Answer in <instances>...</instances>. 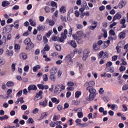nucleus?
I'll return each instance as SVG.
<instances>
[{"label":"nucleus","mask_w":128,"mask_h":128,"mask_svg":"<svg viewBox=\"0 0 128 128\" xmlns=\"http://www.w3.org/2000/svg\"><path fill=\"white\" fill-rule=\"evenodd\" d=\"M72 37L79 44H82V38H86V34H84L82 31H78L75 34L72 35Z\"/></svg>","instance_id":"obj_1"},{"label":"nucleus","mask_w":128,"mask_h":128,"mask_svg":"<svg viewBox=\"0 0 128 128\" xmlns=\"http://www.w3.org/2000/svg\"><path fill=\"white\" fill-rule=\"evenodd\" d=\"M86 90H88L89 92H90L89 97L86 98V100H93L96 96V90L91 86H88Z\"/></svg>","instance_id":"obj_2"},{"label":"nucleus","mask_w":128,"mask_h":128,"mask_svg":"<svg viewBox=\"0 0 128 128\" xmlns=\"http://www.w3.org/2000/svg\"><path fill=\"white\" fill-rule=\"evenodd\" d=\"M24 44H26V50H30V48H32L34 47V45L32 41H30V38H26L24 41Z\"/></svg>","instance_id":"obj_3"},{"label":"nucleus","mask_w":128,"mask_h":128,"mask_svg":"<svg viewBox=\"0 0 128 128\" xmlns=\"http://www.w3.org/2000/svg\"><path fill=\"white\" fill-rule=\"evenodd\" d=\"M64 88H65V86L62 84L56 86L54 92L56 94H60V92H62V90H64Z\"/></svg>","instance_id":"obj_4"},{"label":"nucleus","mask_w":128,"mask_h":128,"mask_svg":"<svg viewBox=\"0 0 128 128\" xmlns=\"http://www.w3.org/2000/svg\"><path fill=\"white\" fill-rule=\"evenodd\" d=\"M66 34H68V30H64V32L61 34V36L58 38V42H62L66 38Z\"/></svg>","instance_id":"obj_5"},{"label":"nucleus","mask_w":128,"mask_h":128,"mask_svg":"<svg viewBox=\"0 0 128 128\" xmlns=\"http://www.w3.org/2000/svg\"><path fill=\"white\" fill-rule=\"evenodd\" d=\"M14 24L7 25L3 29V32L4 34H8L10 32H12V28H13Z\"/></svg>","instance_id":"obj_6"},{"label":"nucleus","mask_w":128,"mask_h":128,"mask_svg":"<svg viewBox=\"0 0 128 128\" xmlns=\"http://www.w3.org/2000/svg\"><path fill=\"white\" fill-rule=\"evenodd\" d=\"M90 50L86 49L84 52V56L82 58L83 60H86V58H88V54H90Z\"/></svg>","instance_id":"obj_7"},{"label":"nucleus","mask_w":128,"mask_h":128,"mask_svg":"<svg viewBox=\"0 0 128 128\" xmlns=\"http://www.w3.org/2000/svg\"><path fill=\"white\" fill-rule=\"evenodd\" d=\"M42 91L40 90L38 92L35 96L34 100H42Z\"/></svg>","instance_id":"obj_8"},{"label":"nucleus","mask_w":128,"mask_h":128,"mask_svg":"<svg viewBox=\"0 0 128 128\" xmlns=\"http://www.w3.org/2000/svg\"><path fill=\"white\" fill-rule=\"evenodd\" d=\"M74 12V8L70 9L67 15V20H68V22H72V18H70V14H72Z\"/></svg>","instance_id":"obj_9"},{"label":"nucleus","mask_w":128,"mask_h":128,"mask_svg":"<svg viewBox=\"0 0 128 128\" xmlns=\"http://www.w3.org/2000/svg\"><path fill=\"white\" fill-rule=\"evenodd\" d=\"M38 90V88L36 87V86L34 84H30L28 87V90H29V92H30V90Z\"/></svg>","instance_id":"obj_10"},{"label":"nucleus","mask_w":128,"mask_h":128,"mask_svg":"<svg viewBox=\"0 0 128 128\" xmlns=\"http://www.w3.org/2000/svg\"><path fill=\"white\" fill-rule=\"evenodd\" d=\"M120 18H122V15L117 13L114 16L112 22H114V20H120Z\"/></svg>","instance_id":"obj_11"},{"label":"nucleus","mask_w":128,"mask_h":128,"mask_svg":"<svg viewBox=\"0 0 128 128\" xmlns=\"http://www.w3.org/2000/svg\"><path fill=\"white\" fill-rule=\"evenodd\" d=\"M65 60H66V62H69L70 64H72V59L70 55L66 56L65 58Z\"/></svg>","instance_id":"obj_12"},{"label":"nucleus","mask_w":128,"mask_h":128,"mask_svg":"<svg viewBox=\"0 0 128 128\" xmlns=\"http://www.w3.org/2000/svg\"><path fill=\"white\" fill-rule=\"evenodd\" d=\"M100 48V46L98 45L97 43H94L93 44V49H94V50H98Z\"/></svg>","instance_id":"obj_13"},{"label":"nucleus","mask_w":128,"mask_h":128,"mask_svg":"<svg viewBox=\"0 0 128 128\" xmlns=\"http://www.w3.org/2000/svg\"><path fill=\"white\" fill-rule=\"evenodd\" d=\"M126 1H122L120 2L118 4V8H122L124 6H126Z\"/></svg>","instance_id":"obj_14"},{"label":"nucleus","mask_w":128,"mask_h":128,"mask_svg":"<svg viewBox=\"0 0 128 128\" xmlns=\"http://www.w3.org/2000/svg\"><path fill=\"white\" fill-rule=\"evenodd\" d=\"M124 38H126V32H120L119 34V38H120V40H124Z\"/></svg>","instance_id":"obj_15"},{"label":"nucleus","mask_w":128,"mask_h":128,"mask_svg":"<svg viewBox=\"0 0 128 128\" xmlns=\"http://www.w3.org/2000/svg\"><path fill=\"white\" fill-rule=\"evenodd\" d=\"M56 72H58V68L56 67L52 68L50 70V73L52 74H56Z\"/></svg>","instance_id":"obj_16"},{"label":"nucleus","mask_w":128,"mask_h":128,"mask_svg":"<svg viewBox=\"0 0 128 128\" xmlns=\"http://www.w3.org/2000/svg\"><path fill=\"white\" fill-rule=\"evenodd\" d=\"M20 58L22 60H26L28 58V55L24 52L20 54Z\"/></svg>","instance_id":"obj_17"},{"label":"nucleus","mask_w":128,"mask_h":128,"mask_svg":"<svg viewBox=\"0 0 128 128\" xmlns=\"http://www.w3.org/2000/svg\"><path fill=\"white\" fill-rule=\"evenodd\" d=\"M44 26L42 25H39L37 28L39 32H44Z\"/></svg>","instance_id":"obj_18"},{"label":"nucleus","mask_w":128,"mask_h":128,"mask_svg":"<svg viewBox=\"0 0 128 128\" xmlns=\"http://www.w3.org/2000/svg\"><path fill=\"white\" fill-rule=\"evenodd\" d=\"M6 54L9 56H12V55L14 54V52H12V50H7L6 51Z\"/></svg>","instance_id":"obj_19"},{"label":"nucleus","mask_w":128,"mask_h":128,"mask_svg":"<svg viewBox=\"0 0 128 128\" xmlns=\"http://www.w3.org/2000/svg\"><path fill=\"white\" fill-rule=\"evenodd\" d=\"M6 86L8 88H12V86H14V83L12 82H8L6 83Z\"/></svg>","instance_id":"obj_20"},{"label":"nucleus","mask_w":128,"mask_h":128,"mask_svg":"<svg viewBox=\"0 0 128 128\" xmlns=\"http://www.w3.org/2000/svg\"><path fill=\"white\" fill-rule=\"evenodd\" d=\"M80 122H82V120L80 118H78L76 120V122L77 124V126L78 124H79V126H84V124L80 123Z\"/></svg>","instance_id":"obj_21"},{"label":"nucleus","mask_w":128,"mask_h":128,"mask_svg":"<svg viewBox=\"0 0 128 128\" xmlns=\"http://www.w3.org/2000/svg\"><path fill=\"white\" fill-rule=\"evenodd\" d=\"M40 68V65H36V66L34 67L33 72H38V70Z\"/></svg>","instance_id":"obj_22"},{"label":"nucleus","mask_w":128,"mask_h":128,"mask_svg":"<svg viewBox=\"0 0 128 128\" xmlns=\"http://www.w3.org/2000/svg\"><path fill=\"white\" fill-rule=\"evenodd\" d=\"M60 12H63V14H64L66 12V7L64 6H62V7L60 9Z\"/></svg>","instance_id":"obj_23"},{"label":"nucleus","mask_w":128,"mask_h":128,"mask_svg":"<svg viewBox=\"0 0 128 128\" xmlns=\"http://www.w3.org/2000/svg\"><path fill=\"white\" fill-rule=\"evenodd\" d=\"M105 70H106V72H114V69H112V67H106L105 68Z\"/></svg>","instance_id":"obj_24"},{"label":"nucleus","mask_w":128,"mask_h":128,"mask_svg":"<svg viewBox=\"0 0 128 128\" xmlns=\"http://www.w3.org/2000/svg\"><path fill=\"white\" fill-rule=\"evenodd\" d=\"M47 104H48V101H46V100H45L42 102H40V106H46Z\"/></svg>","instance_id":"obj_25"},{"label":"nucleus","mask_w":128,"mask_h":128,"mask_svg":"<svg viewBox=\"0 0 128 128\" xmlns=\"http://www.w3.org/2000/svg\"><path fill=\"white\" fill-rule=\"evenodd\" d=\"M70 44L72 46L73 48H76V41H74V40H71Z\"/></svg>","instance_id":"obj_26"},{"label":"nucleus","mask_w":128,"mask_h":128,"mask_svg":"<svg viewBox=\"0 0 128 128\" xmlns=\"http://www.w3.org/2000/svg\"><path fill=\"white\" fill-rule=\"evenodd\" d=\"M10 2H8L4 1L2 2V6H9Z\"/></svg>","instance_id":"obj_27"},{"label":"nucleus","mask_w":128,"mask_h":128,"mask_svg":"<svg viewBox=\"0 0 128 128\" xmlns=\"http://www.w3.org/2000/svg\"><path fill=\"white\" fill-rule=\"evenodd\" d=\"M50 78L52 82H54L56 80V76L54 74L50 75Z\"/></svg>","instance_id":"obj_28"},{"label":"nucleus","mask_w":128,"mask_h":128,"mask_svg":"<svg viewBox=\"0 0 128 128\" xmlns=\"http://www.w3.org/2000/svg\"><path fill=\"white\" fill-rule=\"evenodd\" d=\"M29 22L30 23V24L32 26H36V22L32 19L30 20Z\"/></svg>","instance_id":"obj_29"},{"label":"nucleus","mask_w":128,"mask_h":128,"mask_svg":"<svg viewBox=\"0 0 128 128\" xmlns=\"http://www.w3.org/2000/svg\"><path fill=\"white\" fill-rule=\"evenodd\" d=\"M102 32H104V36L106 38H108V31L106 30H102Z\"/></svg>","instance_id":"obj_30"},{"label":"nucleus","mask_w":128,"mask_h":128,"mask_svg":"<svg viewBox=\"0 0 128 128\" xmlns=\"http://www.w3.org/2000/svg\"><path fill=\"white\" fill-rule=\"evenodd\" d=\"M80 94H82V92L80 91L76 92L75 94V98H80Z\"/></svg>","instance_id":"obj_31"},{"label":"nucleus","mask_w":128,"mask_h":128,"mask_svg":"<svg viewBox=\"0 0 128 128\" xmlns=\"http://www.w3.org/2000/svg\"><path fill=\"white\" fill-rule=\"evenodd\" d=\"M56 50H58V52H60L62 50V46L59 44H57L56 46Z\"/></svg>","instance_id":"obj_32"},{"label":"nucleus","mask_w":128,"mask_h":128,"mask_svg":"<svg viewBox=\"0 0 128 128\" xmlns=\"http://www.w3.org/2000/svg\"><path fill=\"white\" fill-rule=\"evenodd\" d=\"M48 24L50 26H52L54 24V20H49Z\"/></svg>","instance_id":"obj_33"},{"label":"nucleus","mask_w":128,"mask_h":128,"mask_svg":"<svg viewBox=\"0 0 128 128\" xmlns=\"http://www.w3.org/2000/svg\"><path fill=\"white\" fill-rule=\"evenodd\" d=\"M72 28H70L68 30V36H72Z\"/></svg>","instance_id":"obj_34"},{"label":"nucleus","mask_w":128,"mask_h":128,"mask_svg":"<svg viewBox=\"0 0 128 128\" xmlns=\"http://www.w3.org/2000/svg\"><path fill=\"white\" fill-rule=\"evenodd\" d=\"M50 48L49 46L46 44L45 46L44 47V50H46V52H48V50H50Z\"/></svg>","instance_id":"obj_35"},{"label":"nucleus","mask_w":128,"mask_h":128,"mask_svg":"<svg viewBox=\"0 0 128 128\" xmlns=\"http://www.w3.org/2000/svg\"><path fill=\"white\" fill-rule=\"evenodd\" d=\"M78 118H82V116H84L82 112H78Z\"/></svg>","instance_id":"obj_36"},{"label":"nucleus","mask_w":128,"mask_h":128,"mask_svg":"<svg viewBox=\"0 0 128 128\" xmlns=\"http://www.w3.org/2000/svg\"><path fill=\"white\" fill-rule=\"evenodd\" d=\"M18 102H20V104H24V98L21 97L18 98Z\"/></svg>","instance_id":"obj_37"},{"label":"nucleus","mask_w":128,"mask_h":128,"mask_svg":"<svg viewBox=\"0 0 128 128\" xmlns=\"http://www.w3.org/2000/svg\"><path fill=\"white\" fill-rule=\"evenodd\" d=\"M43 58H45L46 62H50V58H48L47 56L44 55Z\"/></svg>","instance_id":"obj_38"},{"label":"nucleus","mask_w":128,"mask_h":128,"mask_svg":"<svg viewBox=\"0 0 128 128\" xmlns=\"http://www.w3.org/2000/svg\"><path fill=\"white\" fill-rule=\"evenodd\" d=\"M44 10H45V12H46L47 13H48L50 12V7L48 6H45Z\"/></svg>","instance_id":"obj_39"},{"label":"nucleus","mask_w":128,"mask_h":128,"mask_svg":"<svg viewBox=\"0 0 128 128\" xmlns=\"http://www.w3.org/2000/svg\"><path fill=\"white\" fill-rule=\"evenodd\" d=\"M61 20L62 22H66V16H60Z\"/></svg>","instance_id":"obj_40"},{"label":"nucleus","mask_w":128,"mask_h":128,"mask_svg":"<svg viewBox=\"0 0 128 128\" xmlns=\"http://www.w3.org/2000/svg\"><path fill=\"white\" fill-rule=\"evenodd\" d=\"M112 66V62H108L106 64V68H110V66Z\"/></svg>","instance_id":"obj_41"},{"label":"nucleus","mask_w":128,"mask_h":128,"mask_svg":"<svg viewBox=\"0 0 128 128\" xmlns=\"http://www.w3.org/2000/svg\"><path fill=\"white\" fill-rule=\"evenodd\" d=\"M104 56V51H101L98 54V58H102Z\"/></svg>","instance_id":"obj_42"},{"label":"nucleus","mask_w":128,"mask_h":128,"mask_svg":"<svg viewBox=\"0 0 128 128\" xmlns=\"http://www.w3.org/2000/svg\"><path fill=\"white\" fill-rule=\"evenodd\" d=\"M82 8H84V10H86H86H90V8H88V4L86 3H84V4Z\"/></svg>","instance_id":"obj_43"},{"label":"nucleus","mask_w":128,"mask_h":128,"mask_svg":"<svg viewBox=\"0 0 128 128\" xmlns=\"http://www.w3.org/2000/svg\"><path fill=\"white\" fill-rule=\"evenodd\" d=\"M120 71V72H124V70H126V67H124V66H121L120 68H119Z\"/></svg>","instance_id":"obj_44"},{"label":"nucleus","mask_w":128,"mask_h":128,"mask_svg":"<svg viewBox=\"0 0 128 128\" xmlns=\"http://www.w3.org/2000/svg\"><path fill=\"white\" fill-rule=\"evenodd\" d=\"M37 86L40 90H44V84H38L37 85Z\"/></svg>","instance_id":"obj_45"},{"label":"nucleus","mask_w":128,"mask_h":128,"mask_svg":"<svg viewBox=\"0 0 128 128\" xmlns=\"http://www.w3.org/2000/svg\"><path fill=\"white\" fill-rule=\"evenodd\" d=\"M22 90H20L16 94L17 96L18 97L22 96Z\"/></svg>","instance_id":"obj_46"},{"label":"nucleus","mask_w":128,"mask_h":128,"mask_svg":"<svg viewBox=\"0 0 128 128\" xmlns=\"http://www.w3.org/2000/svg\"><path fill=\"white\" fill-rule=\"evenodd\" d=\"M48 75L46 74H44L43 76V80L44 81V82H46L48 81Z\"/></svg>","instance_id":"obj_47"},{"label":"nucleus","mask_w":128,"mask_h":128,"mask_svg":"<svg viewBox=\"0 0 128 128\" xmlns=\"http://www.w3.org/2000/svg\"><path fill=\"white\" fill-rule=\"evenodd\" d=\"M68 86H74V84L73 83V82H68Z\"/></svg>","instance_id":"obj_48"},{"label":"nucleus","mask_w":128,"mask_h":128,"mask_svg":"<svg viewBox=\"0 0 128 128\" xmlns=\"http://www.w3.org/2000/svg\"><path fill=\"white\" fill-rule=\"evenodd\" d=\"M21 108L23 110H26L28 108V106L26 104H24L21 106Z\"/></svg>","instance_id":"obj_49"},{"label":"nucleus","mask_w":128,"mask_h":128,"mask_svg":"<svg viewBox=\"0 0 128 128\" xmlns=\"http://www.w3.org/2000/svg\"><path fill=\"white\" fill-rule=\"evenodd\" d=\"M76 26L77 28H78V30H80V29L82 28V25L80 24H77L76 25Z\"/></svg>","instance_id":"obj_50"},{"label":"nucleus","mask_w":128,"mask_h":128,"mask_svg":"<svg viewBox=\"0 0 128 128\" xmlns=\"http://www.w3.org/2000/svg\"><path fill=\"white\" fill-rule=\"evenodd\" d=\"M128 90V85H124L122 86V90Z\"/></svg>","instance_id":"obj_51"},{"label":"nucleus","mask_w":128,"mask_h":128,"mask_svg":"<svg viewBox=\"0 0 128 128\" xmlns=\"http://www.w3.org/2000/svg\"><path fill=\"white\" fill-rule=\"evenodd\" d=\"M116 50H117V54H120V52H121V50L120 48V46H116Z\"/></svg>","instance_id":"obj_52"},{"label":"nucleus","mask_w":128,"mask_h":128,"mask_svg":"<svg viewBox=\"0 0 128 128\" xmlns=\"http://www.w3.org/2000/svg\"><path fill=\"white\" fill-rule=\"evenodd\" d=\"M27 122H28V124H32V122H34V120L32 119V118H30Z\"/></svg>","instance_id":"obj_53"},{"label":"nucleus","mask_w":128,"mask_h":128,"mask_svg":"<svg viewBox=\"0 0 128 128\" xmlns=\"http://www.w3.org/2000/svg\"><path fill=\"white\" fill-rule=\"evenodd\" d=\"M51 6H56V8H58V6H56V2L54 1H52L51 2Z\"/></svg>","instance_id":"obj_54"},{"label":"nucleus","mask_w":128,"mask_h":128,"mask_svg":"<svg viewBox=\"0 0 128 128\" xmlns=\"http://www.w3.org/2000/svg\"><path fill=\"white\" fill-rule=\"evenodd\" d=\"M43 40H44V44H46V42H48V40L46 38V36H44L43 37Z\"/></svg>","instance_id":"obj_55"},{"label":"nucleus","mask_w":128,"mask_h":128,"mask_svg":"<svg viewBox=\"0 0 128 128\" xmlns=\"http://www.w3.org/2000/svg\"><path fill=\"white\" fill-rule=\"evenodd\" d=\"M89 84L91 86H96V83L94 82V81H91L89 82Z\"/></svg>","instance_id":"obj_56"},{"label":"nucleus","mask_w":128,"mask_h":128,"mask_svg":"<svg viewBox=\"0 0 128 128\" xmlns=\"http://www.w3.org/2000/svg\"><path fill=\"white\" fill-rule=\"evenodd\" d=\"M109 32L110 34H112V36H115L116 34V32H114V30H110Z\"/></svg>","instance_id":"obj_57"},{"label":"nucleus","mask_w":128,"mask_h":128,"mask_svg":"<svg viewBox=\"0 0 128 128\" xmlns=\"http://www.w3.org/2000/svg\"><path fill=\"white\" fill-rule=\"evenodd\" d=\"M104 88H100V89L99 90V94H104Z\"/></svg>","instance_id":"obj_58"},{"label":"nucleus","mask_w":128,"mask_h":128,"mask_svg":"<svg viewBox=\"0 0 128 128\" xmlns=\"http://www.w3.org/2000/svg\"><path fill=\"white\" fill-rule=\"evenodd\" d=\"M12 92V89H8L7 91L8 96H10Z\"/></svg>","instance_id":"obj_59"},{"label":"nucleus","mask_w":128,"mask_h":128,"mask_svg":"<svg viewBox=\"0 0 128 128\" xmlns=\"http://www.w3.org/2000/svg\"><path fill=\"white\" fill-rule=\"evenodd\" d=\"M14 48L16 50H20V46L18 44H15L14 46Z\"/></svg>","instance_id":"obj_60"},{"label":"nucleus","mask_w":128,"mask_h":128,"mask_svg":"<svg viewBox=\"0 0 128 128\" xmlns=\"http://www.w3.org/2000/svg\"><path fill=\"white\" fill-rule=\"evenodd\" d=\"M30 70V66H26L24 68V72H28Z\"/></svg>","instance_id":"obj_61"},{"label":"nucleus","mask_w":128,"mask_h":128,"mask_svg":"<svg viewBox=\"0 0 128 128\" xmlns=\"http://www.w3.org/2000/svg\"><path fill=\"white\" fill-rule=\"evenodd\" d=\"M75 16L76 18H78V16H80V12L78 10L75 11Z\"/></svg>","instance_id":"obj_62"},{"label":"nucleus","mask_w":128,"mask_h":128,"mask_svg":"<svg viewBox=\"0 0 128 128\" xmlns=\"http://www.w3.org/2000/svg\"><path fill=\"white\" fill-rule=\"evenodd\" d=\"M116 60H118V56H114L112 57V60L114 62H115Z\"/></svg>","instance_id":"obj_63"},{"label":"nucleus","mask_w":128,"mask_h":128,"mask_svg":"<svg viewBox=\"0 0 128 128\" xmlns=\"http://www.w3.org/2000/svg\"><path fill=\"white\" fill-rule=\"evenodd\" d=\"M52 40H54V42H56V40H58V37H56V36H52Z\"/></svg>","instance_id":"obj_64"}]
</instances>
